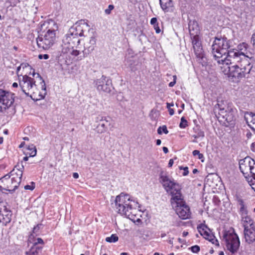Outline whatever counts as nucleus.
<instances>
[{"instance_id": "obj_25", "label": "nucleus", "mask_w": 255, "mask_h": 255, "mask_svg": "<svg viewBox=\"0 0 255 255\" xmlns=\"http://www.w3.org/2000/svg\"><path fill=\"white\" fill-rule=\"evenodd\" d=\"M242 221L244 229H245L246 227H248V228L255 227L254 221L249 216L242 217Z\"/></svg>"}, {"instance_id": "obj_24", "label": "nucleus", "mask_w": 255, "mask_h": 255, "mask_svg": "<svg viewBox=\"0 0 255 255\" xmlns=\"http://www.w3.org/2000/svg\"><path fill=\"white\" fill-rule=\"evenodd\" d=\"M37 150L35 146L33 144L28 145L24 151L26 155H29V157H34L36 155Z\"/></svg>"}, {"instance_id": "obj_46", "label": "nucleus", "mask_w": 255, "mask_h": 255, "mask_svg": "<svg viewBox=\"0 0 255 255\" xmlns=\"http://www.w3.org/2000/svg\"><path fill=\"white\" fill-rule=\"evenodd\" d=\"M197 136L200 137H204V133L203 131L199 130L197 134Z\"/></svg>"}, {"instance_id": "obj_26", "label": "nucleus", "mask_w": 255, "mask_h": 255, "mask_svg": "<svg viewBox=\"0 0 255 255\" xmlns=\"http://www.w3.org/2000/svg\"><path fill=\"white\" fill-rule=\"evenodd\" d=\"M32 75H33V76H34L35 75H36L37 77L39 78L40 79V80L41 81L40 82V83L41 84V89H42V90H43L44 91L43 94L40 93L39 94V98L37 99L36 100L44 99V98L46 94V85H45L44 81L42 79V78L41 77V76L38 73H33Z\"/></svg>"}, {"instance_id": "obj_40", "label": "nucleus", "mask_w": 255, "mask_h": 255, "mask_svg": "<svg viewBox=\"0 0 255 255\" xmlns=\"http://www.w3.org/2000/svg\"><path fill=\"white\" fill-rule=\"evenodd\" d=\"M114 8V6L112 4H110L108 6V8L105 10V12L107 14H110L111 12V11Z\"/></svg>"}, {"instance_id": "obj_6", "label": "nucleus", "mask_w": 255, "mask_h": 255, "mask_svg": "<svg viewBox=\"0 0 255 255\" xmlns=\"http://www.w3.org/2000/svg\"><path fill=\"white\" fill-rule=\"evenodd\" d=\"M223 239L225 242L226 248L229 252V255H234L238 252L240 242L238 236L233 229L224 232Z\"/></svg>"}, {"instance_id": "obj_10", "label": "nucleus", "mask_w": 255, "mask_h": 255, "mask_svg": "<svg viewBox=\"0 0 255 255\" xmlns=\"http://www.w3.org/2000/svg\"><path fill=\"white\" fill-rule=\"evenodd\" d=\"M14 98V94L0 89V113L9 108L12 109L13 114L15 113Z\"/></svg>"}, {"instance_id": "obj_43", "label": "nucleus", "mask_w": 255, "mask_h": 255, "mask_svg": "<svg viewBox=\"0 0 255 255\" xmlns=\"http://www.w3.org/2000/svg\"><path fill=\"white\" fill-rule=\"evenodd\" d=\"M49 56L48 54H44V55L40 54L38 55V58L40 59H42L43 58L44 59H47L49 58Z\"/></svg>"}, {"instance_id": "obj_8", "label": "nucleus", "mask_w": 255, "mask_h": 255, "mask_svg": "<svg viewBox=\"0 0 255 255\" xmlns=\"http://www.w3.org/2000/svg\"><path fill=\"white\" fill-rule=\"evenodd\" d=\"M171 204L176 214L182 219L185 220L190 217L189 207L185 204L182 195L175 196L171 199Z\"/></svg>"}, {"instance_id": "obj_23", "label": "nucleus", "mask_w": 255, "mask_h": 255, "mask_svg": "<svg viewBox=\"0 0 255 255\" xmlns=\"http://www.w3.org/2000/svg\"><path fill=\"white\" fill-rule=\"evenodd\" d=\"M24 169V166L22 165V162L20 164H17L14 168V169L10 172L11 175L14 176L15 173L16 176L22 177V172Z\"/></svg>"}, {"instance_id": "obj_55", "label": "nucleus", "mask_w": 255, "mask_h": 255, "mask_svg": "<svg viewBox=\"0 0 255 255\" xmlns=\"http://www.w3.org/2000/svg\"><path fill=\"white\" fill-rule=\"evenodd\" d=\"M163 151L165 153H167L168 152V149L166 147H163Z\"/></svg>"}, {"instance_id": "obj_28", "label": "nucleus", "mask_w": 255, "mask_h": 255, "mask_svg": "<svg viewBox=\"0 0 255 255\" xmlns=\"http://www.w3.org/2000/svg\"><path fill=\"white\" fill-rule=\"evenodd\" d=\"M217 109L219 110V114L222 116L223 118H225L226 120H228V118L227 117V110L225 109V108L223 107L221 105L218 103L215 106V111L216 112Z\"/></svg>"}, {"instance_id": "obj_20", "label": "nucleus", "mask_w": 255, "mask_h": 255, "mask_svg": "<svg viewBox=\"0 0 255 255\" xmlns=\"http://www.w3.org/2000/svg\"><path fill=\"white\" fill-rule=\"evenodd\" d=\"M244 237L247 243L250 244L255 241V227H246L244 230Z\"/></svg>"}, {"instance_id": "obj_12", "label": "nucleus", "mask_w": 255, "mask_h": 255, "mask_svg": "<svg viewBox=\"0 0 255 255\" xmlns=\"http://www.w3.org/2000/svg\"><path fill=\"white\" fill-rule=\"evenodd\" d=\"M92 28L90 27L85 20H80L76 22L69 30L70 34L79 36L85 37V35L88 34L90 31H93Z\"/></svg>"}, {"instance_id": "obj_3", "label": "nucleus", "mask_w": 255, "mask_h": 255, "mask_svg": "<svg viewBox=\"0 0 255 255\" xmlns=\"http://www.w3.org/2000/svg\"><path fill=\"white\" fill-rule=\"evenodd\" d=\"M249 45L245 42L239 44L238 49H231L228 51V54L226 57L230 58L229 60L234 62L242 61L245 64L248 62L253 63L254 59L253 54L248 50Z\"/></svg>"}, {"instance_id": "obj_7", "label": "nucleus", "mask_w": 255, "mask_h": 255, "mask_svg": "<svg viewBox=\"0 0 255 255\" xmlns=\"http://www.w3.org/2000/svg\"><path fill=\"white\" fill-rule=\"evenodd\" d=\"M18 82L21 92L32 98V95L37 90L34 79L26 75L20 74L18 76Z\"/></svg>"}, {"instance_id": "obj_22", "label": "nucleus", "mask_w": 255, "mask_h": 255, "mask_svg": "<svg viewBox=\"0 0 255 255\" xmlns=\"http://www.w3.org/2000/svg\"><path fill=\"white\" fill-rule=\"evenodd\" d=\"M10 211H6L5 213H3L2 209H0V223H2L3 225H6L10 222Z\"/></svg>"}, {"instance_id": "obj_62", "label": "nucleus", "mask_w": 255, "mask_h": 255, "mask_svg": "<svg viewBox=\"0 0 255 255\" xmlns=\"http://www.w3.org/2000/svg\"><path fill=\"white\" fill-rule=\"evenodd\" d=\"M47 23H49L48 22H45L44 23H43V24H41V30L43 28V26H45L46 24H47Z\"/></svg>"}, {"instance_id": "obj_52", "label": "nucleus", "mask_w": 255, "mask_h": 255, "mask_svg": "<svg viewBox=\"0 0 255 255\" xmlns=\"http://www.w3.org/2000/svg\"><path fill=\"white\" fill-rule=\"evenodd\" d=\"M73 177L74 178L77 179L79 177V174L76 172L73 173Z\"/></svg>"}, {"instance_id": "obj_4", "label": "nucleus", "mask_w": 255, "mask_h": 255, "mask_svg": "<svg viewBox=\"0 0 255 255\" xmlns=\"http://www.w3.org/2000/svg\"><path fill=\"white\" fill-rule=\"evenodd\" d=\"M158 180L166 192L172 196L171 198L182 195L181 186L172 177L169 176L166 171L162 170L160 171Z\"/></svg>"}, {"instance_id": "obj_39", "label": "nucleus", "mask_w": 255, "mask_h": 255, "mask_svg": "<svg viewBox=\"0 0 255 255\" xmlns=\"http://www.w3.org/2000/svg\"><path fill=\"white\" fill-rule=\"evenodd\" d=\"M9 174L10 173H9V174L5 175V176H4L3 177L0 179V185L4 184V180H3L2 179H4L5 180H8V179H10V175H9Z\"/></svg>"}, {"instance_id": "obj_57", "label": "nucleus", "mask_w": 255, "mask_h": 255, "mask_svg": "<svg viewBox=\"0 0 255 255\" xmlns=\"http://www.w3.org/2000/svg\"><path fill=\"white\" fill-rule=\"evenodd\" d=\"M255 146V142H253L252 144V145H251V148H252V150L254 151H255V149H254V147Z\"/></svg>"}, {"instance_id": "obj_38", "label": "nucleus", "mask_w": 255, "mask_h": 255, "mask_svg": "<svg viewBox=\"0 0 255 255\" xmlns=\"http://www.w3.org/2000/svg\"><path fill=\"white\" fill-rule=\"evenodd\" d=\"M68 53H70L71 55L73 56H77L79 55L80 51L76 49H74L73 48L72 49H70V51Z\"/></svg>"}, {"instance_id": "obj_56", "label": "nucleus", "mask_w": 255, "mask_h": 255, "mask_svg": "<svg viewBox=\"0 0 255 255\" xmlns=\"http://www.w3.org/2000/svg\"><path fill=\"white\" fill-rule=\"evenodd\" d=\"M12 86L13 87V88H17L18 86V84L16 83V82H14L12 84Z\"/></svg>"}, {"instance_id": "obj_32", "label": "nucleus", "mask_w": 255, "mask_h": 255, "mask_svg": "<svg viewBox=\"0 0 255 255\" xmlns=\"http://www.w3.org/2000/svg\"><path fill=\"white\" fill-rule=\"evenodd\" d=\"M164 132L165 134L168 133V130L167 129L166 126H163L162 127H159L157 129V133L159 134H161L162 133Z\"/></svg>"}, {"instance_id": "obj_63", "label": "nucleus", "mask_w": 255, "mask_h": 255, "mask_svg": "<svg viewBox=\"0 0 255 255\" xmlns=\"http://www.w3.org/2000/svg\"><path fill=\"white\" fill-rule=\"evenodd\" d=\"M173 239L172 238L168 241V243L171 245H173Z\"/></svg>"}, {"instance_id": "obj_61", "label": "nucleus", "mask_w": 255, "mask_h": 255, "mask_svg": "<svg viewBox=\"0 0 255 255\" xmlns=\"http://www.w3.org/2000/svg\"><path fill=\"white\" fill-rule=\"evenodd\" d=\"M173 106V104L167 103V108L169 109L170 107Z\"/></svg>"}, {"instance_id": "obj_14", "label": "nucleus", "mask_w": 255, "mask_h": 255, "mask_svg": "<svg viewBox=\"0 0 255 255\" xmlns=\"http://www.w3.org/2000/svg\"><path fill=\"white\" fill-rule=\"evenodd\" d=\"M85 37H86V39L82 52L83 56L86 57L95 49L97 41L96 33L94 30L93 29V31H90L88 34L85 35Z\"/></svg>"}, {"instance_id": "obj_18", "label": "nucleus", "mask_w": 255, "mask_h": 255, "mask_svg": "<svg viewBox=\"0 0 255 255\" xmlns=\"http://www.w3.org/2000/svg\"><path fill=\"white\" fill-rule=\"evenodd\" d=\"M193 47L196 57L199 59L203 60L204 54L201 43L197 35L193 36L192 40Z\"/></svg>"}, {"instance_id": "obj_58", "label": "nucleus", "mask_w": 255, "mask_h": 255, "mask_svg": "<svg viewBox=\"0 0 255 255\" xmlns=\"http://www.w3.org/2000/svg\"><path fill=\"white\" fill-rule=\"evenodd\" d=\"M161 140H160V139H157V140H156V144H157V145H159L161 144Z\"/></svg>"}, {"instance_id": "obj_9", "label": "nucleus", "mask_w": 255, "mask_h": 255, "mask_svg": "<svg viewBox=\"0 0 255 255\" xmlns=\"http://www.w3.org/2000/svg\"><path fill=\"white\" fill-rule=\"evenodd\" d=\"M55 30L49 29L47 31H42L36 39L38 47L44 50L49 49L55 40Z\"/></svg>"}, {"instance_id": "obj_44", "label": "nucleus", "mask_w": 255, "mask_h": 255, "mask_svg": "<svg viewBox=\"0 0 255 255\" xmlns=\"http://www.w3.org/2000/svg\"><path fill=\"white\" fill-rule=\"evenodd\" d=\"M153 27L155 30V31L157 33H159L160 32V29L159 28V27L158 26V24H157L155 25H153Z\"/></svg>"}, {"instance_id": "obj_1", "label": "nucleus", "mask_w": 255, "mask_h": 255, "mask_svg": "<svg viewBox=\"0 0 255 255\" xmlns=\"http://www.w3.org/2000/svg\"><path fill=\"white\" fill-rule=\"evenodd\" d=\"M229 59L230 58L225 57L224 59L218 60V64L225 65L224 66L225 74L238 79L248 78L249 74L253 71V63L248 62L246 64L242 61L234 62Z\"/></svg>"}, {"instance_id": "obj_49", "label": "nucleus", "mask_w": 255, "mask_h": 255, "mask_svg": "<svg viewBox=\"0 0 255 255\" xmlns=\"http://www.w3.org/2000/svg\"><path fill=\"white\" fill-rule=\"evenodd\" d=\"M174 161L172 159H170L168 163V167H171L173 164Z\"/></svg>"}, {"instance_id": "obj_48", "label": "nucleus", "mask_w": 255, "mask_h": 255, "mask_svg": "<svg viewBox=\"0 0 255 255\" xmlns=\"http://www.w3.org/2000/svg\"><path fill=\"white\" fill-rule=\"evenodd\" d=\"M252 42H253V45L255 48V33L252 35Z\"/></svg>"}, {"instance_id": "obj_29", "label": "nucleus", "mask_w": 255, "mask_h": 255, "mask_svg": "<svg viewBox=\"0 0 255 255\" xmlns=\"http://www.w3.org/2000/svg\"><path fill=\"white\" fill-rule=\"evenodd\" d=\"M239 205L240 206V213L241 215L242 218L248 215V210L247 208L245 206L244 201L243 200H240L239 201Z\"/></svg>"}, {"instance_id": "obj_13", "label": "nucleus", "mask_w": 255, "mask_h": 255, "mask_svg": "<svg viewBox=\"0 0 255 255\" xmlns=\"http://www.w3.org/2000/svg\"><path fill=\"white\" fill-rule=\"evenodd\" d=\"M239 168L241 172L247 178L250 174L255 173V161L249 156H247L239 161Z\"/></svg>"}, {"instance_id": "obj_5", "label": "nucleus", "mask_w": 255, "mask_h": 255, "mask_svg": "<svg viewBox=\"0 0 255 255\" xmlns=\"http://www.w3.org/2000/svg\"><path fill=\"white\" fill-rule=\"evenodd\" d=\"M231 41L226 37L216 38L212 45V53L214 58L218 62V60L224 59V55L228 54V51L231 49Z\"/></svg>"}, {"instance_id": "obj_36", "label": "nucleus", "mask_w": 255, "mask_h": 255, "mask_svg": "<svg viewBox=\"0 0 255 255\" xmlns=\"http://www.w3.org/2000/svg\"><path fill=\"white\" fill-rule=\"evenodd\" d=\"M41 225H37L36 226L34 227L33 229V233L30 235L29 236V239H31V237H34V234H36L37 232H38L39 230L40 227Z\"/></svg>"}, {"instance_id": "obj_47", "label": "nucleus", "mask_w": 255, "mask_h": 255, "mask_svg": "<svg viewBox=\"0 0 255 255\" xmlns=\"http://www.w3.org/2000/svg\"><path fill=\"white\" fill-rule=\"evenodd\" d=\"M183 169L184 171V172L183 173V175H184V176L187 175L188 174V167H184Z\"/></svg>"}, {"instance_id": "obj_41", "label": "nucleus", "mask_w": 255, "mask_h": 255, "mask_svg": "<svg viewBox=\"0 0 255 255\" xmlns=\"http://www.w3.org/2000/svg\"><path fill=\"white\" fill-rule=\"evenodd\" d=\"M35 186H34V183L33 182H32L30 185H27L24 186V189L25 190H32L34 189Z\"/></svg>"}, {"instance_id": "obj_15", "label": "nucleus", "mask_w": 255, "mask_h": 255, "mask_svg": "<svg viewBox=\"0 0 255 255\" xmlns=\"http://www.w3.org/2000/svg\"><path fill=\"white\" fill-rule=\"evenodd\" d=\"M2 180H4V184L0 185V190L8 191L12 193L18 187L21 182V178L16 176L8 180H5L4 179Z\"/></svg>"}, {"instance_id": "obj_17", "label": "nucleus", "mask_w": 255, "mask_h": 255, "mask_svg": "<svg viewBox=\"0 0 255 255\" xmlns=\"http://www.w3.org/2000/svg\"><path fill=\"white\" fill-rule=\"evenodd\" d=\"M111 118L109 116L98 115L95 118V122L98 123L96 127L97 132L99 133L106 132L108 129V126L111 124Z\"/></svg>"}, {"instance_id": "obj_11", "label": "nucleus", "mask_w": 255, "mask_h": 255, "mask_svg": "<svg viewBox=\"0 0 255 255\" xmlns=\"http://www.w3.org/2000/svg\"><path fill=\"white\" fill-rule=\"evenodd\" d=\"M70 34L71 33L68 31V33L64 36L62 39L60 56H64L68 54L70 49H72L75 47H76L80 43V39L78 37Z\"/></svg>"}, {"instance_id": "obj_59", "label": "nucleus", "mask_w": 255, "mask_h": 255, "mask_svg": "<svg viewBox=\"0 0 255 255\" xmlns=\"http://www.w3.org/2000/svg\"><path fill=\"white\" fill-rule=\"evenodd\" d=\"M29 157V155H26L25 157H23V160L25 161H26L28 160Z\"/></svg>"}, {"instance_id": "obj_16", "label": "nucleus", "mask_w": 255, "mask_h": 255, "mask_svg": "<svg viewBox=\"0 0 255 255\" xmlns=\"http://www.w3.org/2000/svg\"><path fill=\"white\" fill-rule=\"evenodd\" d=\"M94 86L100 92L103 91L109 93L112 91V81L106 77L102 76L100 79L94 81Z\"/></svg>"}, {"instance_id": "obj_51", "label": "nucleus", "mask_w": 255, "mask_h": 255, "mask_svg": "<svg viewBox=\"0 0 255 255\" xmlns=\"http://www.w3.org/2000/svg\"><path fill=\"white\" fill-rule=\"evenodd\" d=\"M175 83H176L175 80H174L173 81L170 82L169 84V86L170 87H173L175 85Z\"/></svg>"}, {"instance_id": "obj_21", "label": "nucleus", "mask_w": 255, "mask_h": 255, "mask_svg": "<svg viewBox=\"0 0 255 255\" xmlns=\"http://www.w3.org/2000/svg\"><path fill=\"white\" fill-rule=\"evenodd\" d=\"M160 6L164 12H172L175 9L172 0H159Z\"/></svg>"}, {"instance_id": "obj_30", "label": "nucleus", "mask_w": 255, "mask_h": 255, "mask_svg": "<svg viewBox=\"0 0 255 255\" xmlns=\"http://www.w3.org/2000/svg\"><path fill=\"white\" fill-rule=\"evenodd\" d=\"M119 240V237L116 234H112L110 237H107L105 241L109 243H115Z\"/></svg>"}, {"instance_id": "obj_45", "label": "nucleus", "mask_w": 255, "mask_h": 255, "mask_svg": "<svg viewBox=\"0 0 255 255\" xmlns=\"http://www.w3.org/2000/svg\"><path fill=\"white\" fill-rule=\"evenodd\" d=\"M21 67V69H24L29 66V64L27 63H22L20 65Z\"/></svg>"}, {"instance_id": "obj_42", "label": "nucleus", "mask_w": 255, "mask_h": 255, "mask_svg": "<svg viewBox=\"0 0 255 255\" xmlns=\"http://www.w3.org/2000/svg\"><path fill=\"white\" fill-rule=\"evenodd\" d=\"M157 20L156 17H153L150 20V24L151 25H152L153 26L155 25L158 24L157 22Z\"/></svg>"}, {"instance_id": "obj_33", "label": "nucleus", "mask_w": 255, "mask_h": 255, "mask_svg": "<svg viewBox=\"0 0 255 255\" xmlns=\"http://www.w3.org/2000/svg\"><path fill=\"white\" fill-rule=\"evenodd\" d=\"M188 126L187 121L185 119V117H182L181 118V122L179 124V127L181 128H185Z\"/></svg>"}, {"instance_id": "obj_54", "label": "nucleus", "mask_w": 255, "mask_h": 255, "mask_svg": "<svg viewBox=\"0 0 255 255\" xmlns=\"http://www.w3.org/2000/svg\"><path fill=\"white\" fill-rule=\"evenodd\" d=\"M246 115H249L251 117H253L254 116H255V114L253 113H252V112H250V113L247 112Z\"/></svg>"}, {"instance_id": "obj_34", "label": "nucleus", "mask_w": 255, "mask_h": 255, "mask_svg": "<svg viewBox=\"0 0 255 255\" xmlns=\"http://www.w3.org/2000/svg\"><path fill=\"white\" fill-rule=\"evenodd\" d=\"M252 178L251 180H248V182L252 186V189L255 191V173H253L252 175Z\"/></svg>"}, {"instance_id": "obj_35", "label": "nucleus", "mask_w": 255, "mask_h": 255, "mask_svg": "<svg viewBox=\"0 0 255 255\" xmlns=\"http://www.w3.org/2000/svg\"><path fill=\"white\" fill-rule=\"evenodd\" d=\"M192 153L193 155L195 156L197 155L198 159H201L202 162L203 161V159L204 158V155L203 154L200 153L199 150H194Z\"/></svg>"}, {"instance_id": "obj_64", "label": "nucleus", "mask_w": 255, "mask_h": 255, "mask_svg": "<svg viewBox=\"0 0 255 255\" xmlns=\"http://www.w3.org/2000/svg\"><path fill=\"white\" fill-rule=\"evenodd\" d=\"M198 172V170L197 169H194L193 170V173L195 174Z\"/></svg>"}, {"instance_id": "obj_27", "label": "nucleus", "mask_w": 255, "mask_h": 255, "mask_svg": "<svg viewBox=\"0 0 255 255\" xmlns=\"http://www.w3.org/2000/svg\"><path fill=\"white\" fill-rule=\"evenodd\" d=\"M202 236L206 240H208L210 242H212L213 244H216L218 246H219L218 240L215 239V236L212 234L210 233V230L205 231V235H203Z\"/></svg>"}, {"instance_id": "obj_2", "label": "nucleus", "mask_w": 255, "mask_h": 255, "mask_svg": "<svg viewBox=\"0 0 255 255\" xmlns=\"http://www.w3.org/2000/svg\"><path fill=\"white\" fill-rule=\"evenodd\" d=\"M115 204L119 214L133 220L132 217L134 216L133 212L137 207V202L131 199L129 195L121 193L116 197Z\"/></svg>"}, {"instance_id": "obj_19", "label": "nucleus", "mask_w": 255, "mask_h": 255, "mask_svg": "<svg viewBox=\"0 0 255 255\" xmlns=\"http://www.w3.org/2000/svg\"><path fill=\"white\" fill-rule=\"evenodd\" d=\"M43 245L44 242L41 238L36 239L28 254L29 255H39L41 253Z\"/></svg>"}, {"instance_id": "obj_50", "label": "nucleus", "mask_w": 255, "mask_h": 255, "mask_svg": "<svg viewBox=\"0 0 255 255\" xmlns=\"http://www.w3.org/2000/svg\"><path fill=\"white\" fill-rule=\"evenodd\" d=\"M21 69V66H19L17 68V69H16V74L17 75V76L18 77L20 75V74H19V71L20 70V69Z\"/></svg>"}, {"instance_id": "obj_31", "label": "nucleus", "mask_w": 255, "mask_h": 255, "mask_svg": "<svg viewBox=\"0 0 255 255\" xmlns=\"http://www.w3.org/2000/svg\"><path fill=\"white\" fill-rule=\"evenodd\" d=\"M198 230L201 236L205 235V231L209 229L205 225H201L198 227Z\"/></svg>"}, {"instance_id": "obj_53", "label": "nucleus", "mask_w": 255, "mask_h": 255, "mask_svg": "<svg viewBox=\"0 0 255 255\" xmlns=\"http://www.w3.org/2000/svg\"><path fill=\"white\" fill-rule=\"evenodd\" d=\"M169 109V114L172 116L174 114V110L173 109H171V108H169L168 109Z\"/></svg>"}, {"instance_id": "obj_37", "label": "nucleus", "mask_w": 255, "mask_h": 255, "mask_svg": "<svg viewBox=\"0 0 255 255\" xmlns=\"http://www.w3.org/2000/svg\"><path fill=\"white\" fill-rule=\"evenodd\" d=\"M189 249L191 250L192 253H197L200 251V248L198 245H195L190 248Z\"/></svg>"}, {"instance_id": "obj_60", "label": "nucleus", "mask_w": 255, "mask_h": 255, "mask_svg": "<svg viewBox=\"0 0 255 255\" xmlns=\"http://www.w3.org/2000/svg\"><path fill=\"white\" fill-rule=\"evenodd\" d=\"M188 235V232L186 231H184L182 233V235L183 237H186Z\"/></svg>"}]
</instances>
